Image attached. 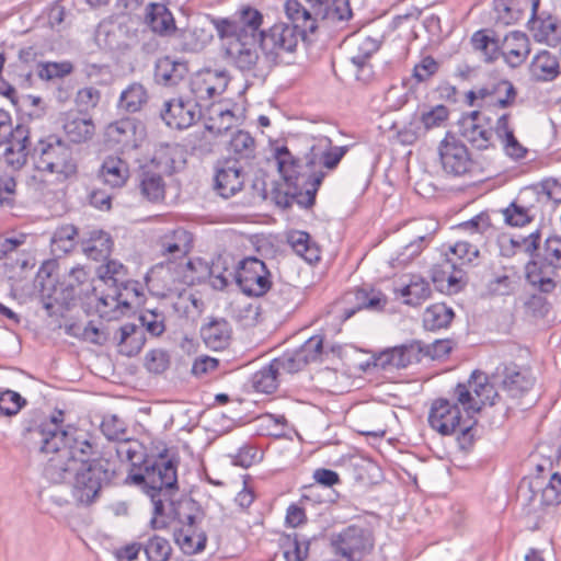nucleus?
I'll use <instances>...</instances> for the list:
<instances>
[{"label": "nucleus", "mask_w": 561, "mask_h": 561, "mask_svg": "<svg viewBox=\"0 0 561 561\" xmlns=\"http://www.w3.org/2000/svg\"><path fill=\"white\" fill-rule=\"evenodd\" d=\"M116 474V462L104 457L92 461L65 462L50 458L45 468V476L53 483L73 480L71 494L78 505L89 506L100 496L101 490L111 484Z\"/></svg>", "instance_id": "nucleus-2"}, {"label": "nucleus", "mask_w": 561, "mask_h": 561, "mask_svg": "<svg viewBox=\"0 0 561 561\" xmlns=\"http://www.w3.org/2000/svg\"><path fill=\"white\" fill-rule=\"evenodd\" d=\"M287 241L295 253L308 263H314L320 260V248L308 232L301 230L293 231L288 234Z\"/></svg>", "instance_id": "nucleus-44"}, {"label": "nucleus", "mask_w": 561, "mask_h": 561, "mask_svg": "<svg viewBox=\"0 0 561 561\" xmlns=\"http://www.w3.org/2000/svg\"><path fill=\"white\" fill-rule=\"evenodd\" d=\"M470 387V382H467V380L458 382L451 391L450 400L453 403H457L458 407L461 405L468 417L476 420L474 415L480 412L481 407L480 402L472 394Z\"/></svg>", "instance_id": "nucleus-51"}, {"label": "nucleus", "mask_w": 561, "mask_h": 561, "mask_svg": "<svg viewBox=\"0 0 561 561\" xmlns=\"http://www.w3.org/2000/svg\"><path fill=\"white\" fill-rule=\"evenodd\" d=\"M182 150L179 146L162 145L156 150L152 163H154L161 171L172 174L176 171L178 163L182 159Z\"/></svg>", "instance_id": "nucleus-55"}, {"label": "nucleus", "mask_w": 561, "mask_h": 561, "mask_svg": "<svg viewBox=\"0 0 561 561\" xmlns=\"http://www.w3.org/2000/svg\"><path fill=\"white\" fill-rule=\"evenodd\" d=\"M309 5L310 15L316 23L319 20L327 21L333 25L346 22L352 19L353 11L350 0H306Z\"/></svg>", "instance_id": "nucleus-25"}, {"label": "nucleus", "mask_w": 561, "mask_h": 561, "mask_svg": "<svg viewBox=\"0 0 561 561\" xmlns=\"http://www.w3.org/2000/svg\"><path fill=\"white\" fill-rule=\"evenodd\" d=\"M531 7V0H493V19L496 25L508 26L517 23Z\"/></svg>", "instance_id": "nucleus-35"}, {"label": "nucleus", "mask_w": 561, "mask_h": 561, "mask_svg": "<svg viewBox=\"0 0 561 561\" xmlns=\"http://www.w3.org/2000/svg\"><path fill=\"white\" fill-rule=\"evenodd\" d=\"M430 283L420 275H412L409 284L400 289L403 302L408 306L417 307L431 297Z\"/></svg>", "instance_id": "nucleus-48"}, {"label": "nucleus", "mask_w": 561, "mask_h": 561, "mask_svg": "<svg viewBox=\"0 0 561 561\" xmlns=\"http://www.w3.org/2000/svg\"><path fill=\"white\" fill-rule=\"evenodd\" d=\"M280 377L272 362L255 371L251 377V383L255 391L261 393H273L279 385Z\"/></svg>", "instance_id": "nucleus-54"}, {"label": "nucleus", "mask_w": 561, "mask_h": 561, "mask_svg": "<svg viewBox=\"0 0 561 561\" xmlns=\"http://www.w3.org/2000/svg\"><path fill=\"white\" fill-rule=\"evenodd\" d=\"M274 158L277 162L278 172L283 178L291 175L324 174V171L317 170V153L314 146L302 158L295 156L287 146H279L274 149Z\"/></svg>", "instance_id": "nucleus-19"}, {"label": "nucleus", "mask_w": 561, "mask_h": 561, "mask_svg": "<svg viewBox=\"0 0 561 561\" xmlns=\"http://www.w3.org/2000/svg\"><path fill=\"white\" fill-rule=\"evenodd\" d=\"M142 296L139 283L126 278L118 287L114 288L113 294L101 296L99 298V305L103 307L123 306L129 308L133 301H139ZM98 308H100V306H98Z\"/></svg>", "instance_id": "nucleus-37"}, {"label": "nucleus", "mask_w": 561, "mask_h": 561, "mask_svg": "<svg viewBox=\"0 0 561 561\" xmlns=\"http://www.w3.org/2000/svg\"><path fill=\"white\" fill-rule=\"evenodd\" d=\"M62 415V411H58V416L53 415L49 421L39 424L33 421L24 422L22 436L25 444L42 453L56 455L65 437L61 428Z\"/></svg>", "instance_id": "nucleus-11"}, {"label": "nucleus", "mask_w": 561, "mask_h": 561, "mask_svg": "<svg viewBox=\"0 0 561 561\" xmlns=\"http://www.w3.org/2000/svg\"><path fill=\"white\" fill-rule=\"evenodd\" d=\"M115 339L122 347L121 353L128 357L136 356L141 351L146 342L144 331L134 323H126L122 325L117 330Z\"/></svg>", "instance_id": "nucleus-39"}, {"label": "nucleus", "mask_w": 561, "mask_h": 561, "mask_svg": "<svg viewBox=\"0 0 561 561\" xmlns=\"http://www.w3.org/2000/svg\"><path fill=\"white\" fill-rule=\"evenodd\" d=\"M149 100L147 89L139 82L130 83L118 99V108L134 114L142 110Z\"/></svg>", "instance_id": "nucleus-45"}, {"label": "nucleus", "mask_w": 561, "mask_h": 561, "mask_svg": "<svg viewBox=\"0 0 561 561\" xmlns=\"http://www.w3.org/2000/svg\"><path fill=\"white\" fill-rule=\"evenodd\" d=\"M455 317L451 307L445 304H434L427 307L423 313V325L428 331L447 328Z\"/></svg>", "instance_id": "nucleus-49"}, {"label": "nucleus", "mask_w": 561, "mask_h": 561, "mask_svg": "<svg viewBox=\"0 0 561 561\" xmlns=\"http://www.w3.org/2000/svg\"><path fill=\"white\" fill-rule=\"evenodd\" d=\"M114 241L111 234L102 229H92L88 238L81 241L83 253L91 260L105 261L110 257Z\"/></svg>", "instance_id": "nucleus-36"}, {"label": "nucleus", "mask_w": 561, "mask_h": 561, "mask_svg": "<svg viewBox=\"0 0 561 561\" xmlns=\"http://www.w3.org/2000/svg\"><path fill=\"white\" fill-rule=\"evenodd\" d=\"M78 228L72 224L58 226L50 238L51 252L61 256L71 252L77 245Z\"/></svg>", "instance_id": "nucleus-47"}, {"label": "nucleus", "mask_w": 561, "mask_h": 561, "mask_svg": "<svg viewBox=\"0 0 561 561\" xmlns=\"http://www.w3.org/2000/svg\"><path fill=\"white\" fill-rule=\"evenodd\" d=\"M271 362L282 379L284 376L300 371L306 366V356L299 355L297 350L286 351Z\"/></svg>", "instance_id": "nucleus-56"}, {"label": "nucleus", "mask_w": 561, "mask_h": 561, "mask_svg": "<svg viewBox=\"0 0 561 561\" xmlns=\"http://www.w3.org/2000/svg\"><path fill=\"white\" fill-rule=\"evenodd\" d=\"M146 136L144 124L135 117H123L110 123L104 131V139L113 149H137Z\"/></svg>", "instance_id": "nucleus-13"}, {"label": "nucleus", "mask_w": 561, "mask_h": 561, "mask_svg": "<svg viewBox=\"0 0 561 561\" xmlns=\"http://www.w3.org/2000/svg\"><path fill=\"white\" fill-rule=\"evenodd\" d=\"M284 9L290 23H275L260 34L262 64L266 65L267 71L274 66L289 64L288 58L296 53L299 39L312 43L319 30V24L298 0H287Z\"/></svg>", "instance_id": "nucleus-1"}, {"label": "nucleus", "mask_w": 561, "mask_h": 561, "mask_svg": "<svg viewBox=\"0 0 561 561\" xmlns=\"http://www.w3.org/2000/svg\"><path fill=\"white\" fill-rule=\"evenodd\" d=\"M471 44L476 50L483 54L486 64H492L501 57V39L494 36L493 30L476 31L471 36Z\"/></svg>", "instance_id": "nucleus-42"}, {"label": "nucleus", "mask_w": 561, "mask_h": 561, "mask_svg": "<svg viewBox=\"0 0 561 561\" xmlns=\"http://www.w3.org/2000/svg\"><path fill=\"white\" fill-rule=\"evenodd\" d=\"M561 271V236L551 233L540 243L535 260L524 266L525 279L536 291L552 294L558 287Z\"/></svg>", "instance_id": "nucleus-6"}, {"label": "nucleus", "mask_w": 561, "mask_h": 561, "mask_svg": "<svg viewBox=\"0 0 561 561\" xmlns=\"http://www.w3.org/2000/svg\"><path fill=\"white\" fill-rule=\"evenodd\" d=\"M99 277L108 286L118 287L126 279L125 266L115 260H108L106 264L98 268Z\"/></svg>", "instance_id": "nucleus-64"}, {"label": "nucleus", "mask_w": 561, "mask_h": 561, "mask_svg": "<svg viewBox=\"0 0 561 561\" xmlns=\"http://www.w3.org/2000/svg\"><path fill=\"white\" fill-rule=\"evenodd\" d=\"M545 195L541 194L538 183L523 187L515 199L519 202L535 217L542 210L545 204Z\"/></svg>", "instance_id": "nucleus-60"}, {"label": "nucleus", "mask_w": 561, "mask_h": 561, "mask_svg": "<svg viewBox=\"0 0 561 561\" xmlns=\"http://www.w3.org/2000/svg\"><path fill=\"white\" fill-rule=\"evenodd\" d=\"M495 375L501 378L502 390L513 399L523 398L536 383L531 368L514 362L499 365Z\"/></svg>", "instance_id": "nucleus-15"}, {"label": "nucleus", "mask_w": 561, "mask_h": 561, "mask_svg": "<svg viewBox=\"0 0 561 561\" xmlns=\"http://www.w3.org/2000/svg\"><path fill=\"white\" fill-rule=\"evenodd\" d=\"M99 174L105 184L122 187L129 176V169L124 160L111 156L103 161Z\"/></svg>", "instance_id": "nucleus-43"}, {"label": "nucleus", "mask_w": 561, "mask_h": 561, "mask_svg": "<svg viewBox=\"0 0 561 561\" xmlns=\"http://www.w3.org/2000/svg\"><path fill=\"white\" fill-rule=\"evenodd\" d=\"M238 41L260 44V34L263 24V14L255 8L245 7L236 12Z\"/></svg>", "instance_id": "nucleus-32"}, {"label": "nucleus", "mask_w": 561, "mask_h": 561, "mask_svg": "<svg viewBox=\"0 0 561 561\" xmlns=\"http://www.w3.org/2000/svg\"><path fill=\"white\" fill-rule=\"evenodd\" d=\"M353 296L355 305L343 309L341 313L342 321L351 319L357 311L363 309L381 310L387 304V299L381 293H369L363 288L357 289Z\"/></svg>", "instance_id": "nucleus-41"}, {"label": "nucleus", "mask_w": 561, "mask_h": 561, "mask_svg": "<svg viewBox=\"0 0 561 561\" xmlns=\"http://www.w3.org/2000/svg\"><path fill=\"white\" fill-rule=\"evenodd\" d=\"M231 333V325L224 318L213 319L201 328L202 340L213 351L225 350L230 343Z\"/></svg>", "instance_id": "nucleus-34"}, {"label": "nucleus", "mask_w": 561, "mask_h": 561, "mask_svg": "<svg viewBox=\"0 0 561 561\" xmlns=\"http://www.w3.org/2000/svg\"><path fill=\"white\" fill-rule=\"evenodd\" d=\"M466 272L456 267L450 260H443L432 267V282L435 288L444 294H456L466 284Z\"/></svg>", "instance_id": "nucleus-26"}, {"label": "nucleus", "mask_w": 561, "mask_h": 561, "mask_svg": "<svg viewBox=\"0 0 561 561\" xmlns=\"http://www.w3.org/2000/svg\"><path fill=\"white\" fill-rule=\"evenodd\" d=\"M438 157L442 170L453 178L472 175L479 168L466 144L451 131L440 140Z\"/></svg>", "instance_id": "nucleus-9"}, {"label": "nucleus", "mask_w": 561, "mask_h": 561, "mask_svg": "<svg viewBox=\"0 0 561 561\" xmlns=\"http://www.w3.org/2000/svg\"><path fill=\"white\" fill-rule=\"evenodd\" d=\"M230 150L234 153L237 161L252 159L255 156V139L249 131L238 130L230 139Z\"/></svg>", "instance_id": "nucleus-58"}, {"label": "nucleus", "mask_w": 561, "mask_h": 561, "mask_svg": "<svg viewBox=\"0 0 561 561\" xmlns=\"http://www.w3.org/2000/svg\"><path fill=\"white\" fill-rule=\"evenodd\" d=\"M467 382H470V389L472 394L480 402V407L489 402L491 405L495 404L494 398H491V393L494 392L493 386L489 382L488 376L481 370H473Z\"/></svg>", "instance_id": "nucleus-57"}, {"label": "nucleus", "mask_w": 561, "mask_h": 561, "mask_svg": "<svg viewBox=\"0 0 561 561\" xmlns=\"http://www.w3.org/2000/svg\"><path fill=\"white\" fill-rule=\"evenodd\" d=\"M491 118L480 111H473L458 121L459 135L474 149L486 150L494 147Z\"/></svg>", "instance_id": "nucleus-17"}, {"label": "nucleus", "mask_w": 561, "mask_h": 561, "mask_svg": "<svg viewBox=\"0 0 561 561\" xmlns=\"http://www.w3.org/2000/svg\"><path fill=\"white\" fill-rule=\"evenodd\" d=\"M202 115L199 102L191 98H174L165 101L160 110L164 124L173 129H186L195 124Z\"/></svg>", "instance_id": "nucleus-16"}, {"label": "nucleus", "mask_w": 561, "mask_h": 561, "mask_svg": "<svg viewBox=\"0 0 561 561\" xmlns=\"http://www.w3.org/2000/svg\"><path fill=\"white\" fill-rule=\"evenodd\" d=\"M178 465L175 457H169L168 449L157 457L146 458L141 472L129 476L131 482L141 486L150 497L156 515H163V497L179 492Z\"/></svg>", "instance_id": "nucleus-4"}, {"label": "nucleus", "mask_w": 561, "mask_h": 561, "mask_svg": "<svg viewBox=\"0 0 561 561\" xmlns=\"http://www.w3.org/2000/svg\"><path fill=\"white\" fill-rule=\"evenodd\" d=\"M430 426L444 436L458 433V444L461 449H468L474 440L473 427L477 420L463 417L457 403L448 398H438L432 402L428 412Z\"/></svg>", "instance_id": "nucleus-7"}, {"label": "nucleus", "mask_w": 561, "mask_h": 561, "mask_svg": "<svg viewBox=\"0 0 561 561\" xmlns=\"http://www.w3.org/2000/svg\"><path fill=\"white\" fill-rule=\"evenodd\" d=\"M161 272H165L169 275L171 283H167L164 288L167 290L165 295L180 294L182 290V286L186 284V272L193 271V263L187 259V255L182 261V259H178L176 261H168L165 263H161L158 266Z\"/></svg>", "instance_id": "nucleus-38"}, {"label": "nucleus", "mask_w": 561, "mask_h": 561, "mask_svg": "<svg viewBox=\"0 0 561 561\" xmlns=\"http://www.w3.org/2000/svg\"><path fill=\"white\" fill-rule=\"evenodd\" d=\"M449 111L445 105H436L423 112L417 122L410 123L401 133L404 142L412 144L430 129L439 127L448 118Z\"/></svg>", "instance_id": "nucleus-29"}, {"label": "nucleus", "mask_w": 561, "mask_h": 561, "mask_svg": "<svg viewBox=\"0 0 561 561\" xmlns=\"http://www.w3.org/2000/svg\"><path fill=\"white\" fill-rule=\"evenodd\" d=\"M502 215L504 222L511 227H525L536 219V217L515 198L502 210Z\"/></svg>", "instance_id": "nucleus-61"}, {"label": "nucleus", "mask_w": 561, "mask_h": 561, "mask_svg": "<svg viewBox=\"0 0 561 561\" xmlns=\"http://www.w3.org/2000/svg\"><path fill=\"white\" fill-rule=\"evenodd\" d=\"M561 73L559 59L549 50L538 51L529 65V75L535 82H552Z\"/></svg>", "instance_id": "nucleus-33"}, {"label": "nucleus", "mask_w": 561, "mask_h": 561, "mask_svg": "<svg viewBox=\"0 0 561 561\" xmlns=\"http://www.w3.org/2000/svg\"><path fill=\"white\" fill-rule=\"evenodd\" d=\"M432 239V232L417 236L414 240L402 247L398 251L397 256L391 259L393 266H404L409 264L414 257L421 254V252L430 244Z\"/></svg>", "instance_id": "nucleus-53"}, {"label": "nucleus", "mask_w": 561, "mask_h": 561, "mask_svg": "<svg viewBox=\"0 0 561 561\" xmlns=\"http://www.w3.org/2000/svg\"><path fill=\"white\" fill-rule=\"evenodd\" d=\"M210 39L211 35L198 27L183 28L178 31L176 34L178 47L185 53L201 51Z\"/></svg>", "instance_id": "nucleus-50"}, {"label": "nucleus", "mask_w": 561, "mask_h": 561, "mask_svg": "<svg viewBox=\"0 0 561 561\" xmlns=\"http://www.w3.org/2000/svg\"><path fill=\"white\" fill-rule=\"evenodd\" d=\"M542 478L539 476L526 479L524 478L518 486V492L523 499L522 516L529 530H539L546 523L548 510L540 503L538 493L541 489Z\"/></svg>", "instance_id": "nucleus-14"}, {"label": "nucleus", "mask_w": 561, "mask_h": 561, "mask_svg": "<svg viewBox=\"0 0 561 561\" xmlns=\"http://www.w3.org/2000/svg\"><path fill=\"white\" fill-rule=\"evenodd\" d=\"M254 42L234 41L227 48V55L241 72H251L254 77H264L266 65L260 66V57ZM268 71H266L267 73Z\"/></svg>", "instance_id": "nucleus-23"}, {"label": "nucleus", "mask_w": 561, "mask_h": 561, "mask_svg": "<svg viewBox=\"0 0 561 561\" xmlns=\"http://www.w3.org/2000/svg\"><path fill=\"white\" fill-rule=\"evenodd\" d=\"M481 104L489 108H508L516 103L517 89L507 79H494L480 87Z\"/></svg>", "instance_id": "nucleus-22"}, {"label": "nucleus", "mask_w": 561, "mask_h": 561, "mask_svg": "<svg viewBox=\"0 0 561 561\" xmlns=\"http://www.w3.org/2000/svg\"><path fill=\"white\" fill-rule=\"evenodd\" d=\"M62 432L65 437H62L60 449L53 458L62 459L65 462L71 460L77 462L92 461L96 458V445L87 432L75 427L62 430Z\"/></svg>", "instance_id": "nucleus-18"}, {"label": "nucleus", "mask_w": 561, "mask_h": 561, "mask_svg": "<svg viewBox=\"0 0 561 561\" xmlns=\"http://www.w3.org/2000/svg\"><path fill=\"white\" fill-rule=\"evenodd\" d=\"M423 359L422 342L411 341L392 348L385 350L375 357V366L383 370L389 368L403 369Z\"/></svg>", "instance_id": "nucleus-20"}, {"label": "nucleus", "mask_w": 561, "mask_h": 561, "mask_svg": "<svg viewBox=\"0 0 561 561\" xmlns=\"http://www.w3.org/2000/svg\"><path fill=\"white\" fill-rule=\"evenodd\" d=\"M148 561H169L172 554V547L168 539L158 535L148 539L144 546Z\"/></svg>", "instance_id": "nucleus-62"}, {"label": "nucleus", "mask_w": 561, "mask_h": 561, "mask_svg": "<svg viewBox=\"0 0 561 561\" xmlns=\"http://www.w3.org/2000/svg\"><path fill=\"white\" fill-rule=\"evenodd\" d=\"M55 266L54 261H48L41 266L37 273V278L42 279L39 296L49 317H64L76 304L69 296L71 289H65L61 280L53 276Z\"/></svg>", "instance_id": "nucleus-10"}, {"label": "nucleus", "mask_w": 561, "mask_h": 561, "mask_svg": "<svg viewBox=\"0 0 561 561\" xmlns=\"http://www.w3.org/2000/svg\"><path fill=\"white\" fill-rule=\"evenodd\" d=\"M145 23L154 34L160 36H170L176 32L174 16L163 3L150 2L147 4Z\"/></svg>", "instance_id": "nucleus-31"}, {"label": "nucleus", "mask_w": 561, "mask_h": 561, "mask_svg": "<svg viewBox=\"0 0 561 561\" xmlns=\"http://www.w3.org/2000/svg\"><path fill=\"white\" fill-rule=\"evenodd\" d=\"M479 249L467 241H458L446 253L445 260H450L456 267L465 270V266H473L479 256Z\"/></svg>", "instance_id": "nucleus-52"}, {"label": "nucleus", "mask_w": 561, "mask_h": 561, "mask_svg": "<svg viewBox=\"0 0 561 561\" xmlns=\"http://www.w3.org/2000/svg\"><path fill=\"white\" fill-rule=\"evenodd\" d=\"M324 174L291 175L283 178V182H273L271 191L265 188L264 181H255L254 188L260 187L259 196L271 201L279 208H290L296 203L300 208L310 209L316 204V196L322 184Z\"/></svg>", "instance_id": "nucleus-5"}, {"label": "nucleus", "mask_w": 561, "mask_h": 561, "mask_svg": "<svg viewBox=\"0 0 561 561\" xmlns=\"http://www.w3.org/2000/svg\"><path fill=\"white\" fill-rule=\"evenodd\" d=\"M540 490V503L545 504V508L561 504V474L553 472L549 481L545 484L542 480Z\"/></svg>", "instance_id": "nucleus-63"}, {"label": "nucleus", "mask_w": 561, "mask_h": 561, "mask_svg": "<svg viewBox=\"0 0 561 561\" xmlns=\"http://www.w3.org/2000/svg\"><path fill=\"white\" fill-rule=\"evenodd\" d=\"M33 157L37 158L35 165L39 171L65 176L77 173V164L71 157V150L58 136L49 135L39 139L33 147Z\"/></svg>", "instance_id": "nucleus-8"}, {"label": "nucleus", "mask_w": 561, "mask_h": 561, "mask_svg": "<svg viewBox=\"0 0 561 561\" xmlns=\"http://www.w3.org/2000/svg\"><path fill=\"white\" fill-rule=\"evenodd\" d=\"M501 57L511 68H517L524 64L530 53L528 36L520 31H512L501 41Z\"/></svg>", "instance_id": "nucleus-28"}, {"label": "nucleus", "mask_w": 561, "mask_h": 561, "mask_svg": "<svg viewBox=\"0 0 561 561\" xmlns=\"http://www.w3.org/2000/svg\"><path fill=\"white\" fill-rule=\"evenodd\" d=\"M138 187L141 196L150 203L162 202L165 197V183L158 172L142 169L139 173Z\"/></svg>", "instance_id": "nucleus-40"}, {"label": "nucleus", "mask_w": 561, "mask_h": 561, "mask_svg": "<svg viewBox=\"0 0 561 561\" xmlns=\"http://www.w3.org/2000/svg\"><path fill=\"white\" fill-rule=\"evenodd\" d=\"M245 172L237 160H226L218 167L214 188L224 198L234 196L244 185Z\"/></svg>", "instance_id": "nucleus-24"}, {"label": "nucleus", "mask_w": 561, "mask_h": 561, "mask_svg": "<svg viewBox=\"0 0 561 561\" xmlns=\"http://www.w3.org/2000/svg\"><path fill=\"white\" fill-rule=\"evenodd\" d=\"M514 243L516 244L515 250L517 254H525L528 260H535L539 253L540 243H542V230L537 228L527 236L515 234L512 236Z\"/></svg>", "instance_id": "nucleus-59"}, {"label": "nucleus", "mask_w": 561, "mask_h": 561, "mask_svg": "<svg viewBox=\"0 0 561 561\" xmlns=\"http://www.w3.org/2000/svg\"><path fill=\"white\" fill-rule=\"evenodd\" d=\"M163 515L152 512L150 525L153 529L168 527L171 522H176L179 527L174 529V540L183 553L192 556L202 552L207 543V535L199 525L205 518L202 505L188 494L173 493L163 497Z\"/></svg>", "instance_id": "nucleus-3"}, {"label": "nucleus", "mask_w": 561, "mask_h": 561, "mask_svg": "<svg viewBox=\"0 0 561 561\" xmlns=\"http://www.w3.org/2000/svg\"><path fill=\"white\" fill-rule=\"evenodd\" d=\"M310 541L298 534H283L279 538V547L286 561H306L309 556Z\"/></svg>", "instance_id": "nucleus-46"}, {"label": "nucleus", "mask_w": 561, "mask_h": 561, "mask_svg": "<svg viewBox=\"0 0 561 561\" xmlns=\"http://www.w3.org/2000/svg\"><path fill=\"white\" fill-rule=\"evenodd\" d=\"M540 0H531V14L528 21L534 38L538 43L556 47L561 42V24L559 20L547 12L539 13Z\"/></svg>", "instance_id": "nucleus-21"}, {"label": "nucleus", "mask_w": 561, "mask_h": 561, "mask_svg": "<svg viewBox=\"0 0 561 561\" xmlns=\"http://www.w3.org/2000/svg\"><path fill=\"white\" fill-rule=\"evenodd\" d=\"M188 72L187 61L171 56H163L158 58L154 64L153 80L159 85L173 88L182 82Z\"/></svg>", "instance_id": "nucleus-27"}, {"label": "nucleus", "mask_w": 561, "mask_h": 561, "mask_svg": "<svg viewBox=\"0 0 561 561\" xmlns=\"http://www.w3.org/2000/svg\"><path fill=\"white\" fill-rule=\"evenodd\" d=\"M62 129L72 144H83L92 139L95 125L91 117L79 112H67L62 115Z\"/></svg>", "instance_id": "nucleus-30"}, {"label": "nucleus", "mask_w": 561, "mask_h": 561, "mask_svg": "<svg viewBox=\"0 0 561 561\" xmlns=\"http://www.w3.org/2000/svg\"><path fill=\"white\" fill-rule=\"evenodd\" d=\"M230 276L236 279L241 291L249 297H261L272 287V274L266 264L255 257H244Z\"/></svg>", "instance_id": "nucleus-12"}]
</instances>
